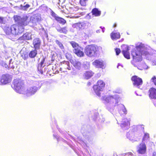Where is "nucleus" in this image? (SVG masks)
<instances>
[{"label": "nucleus", "mask_w": 156, "mask_h": 156, "mask_svg": "<svg viewBox=\"0 0 156 156\" xmlns=\"http://www.w3.org/2000/svg\"><path fill=\"white\" fill-rule=\"evenodd\" d=\"M84 50L85 54L89 57H94L96 55V52L97 51V48L94 45L86 46Z\"/></svg>", "instance_id": "nucleus-6"}, {"label": "nucleus", "mask_w": 156, "mask_h": 156, "mask_svg": "<svg viewBox=\"0 0 156 156\" xmlns=\"http://www.w3.org/2000/svg\"><path fill=\"white\" fill-rule=\"evenodd\" d=\"M154 105L156 107V100H155L154 101Z\"/></svg>", "instance_id": "nucleus-47"}, {"label": "nucleus", "mask_w": 156, "mask_h": 156, "mask_svg": "<svg viewBox=\"0 0 156 156\" xmlns=\"http://www.w3.org/2000/svg\"><path fill=\"white\" fill-rule=\"evenodd\" d=\"M140 126H140H141V127H142V126Z\"/></svg>", "instance_id": "nucleus-51"}, {"label": "nucleus", "mask_w": 156, "mask_h": 156, "mask_svg": "<svg viewBox=\"0 0 156 156\" xmlns=\"http://www.w3.org/2000/svg\"><path fill=\"white\" fill-rule=\"evenodd\" d=\"M100 28L102 29V32H103V33H104V31H105V30H104V29H105V28L104 27H100Z\"/></svg>", "instance_id": "nucleus-44"}, {"label": "nucleus", "mask_w": 156, "mask_h": 156, "mask_svg": "<svg viewBox=\"0 0 156 156\" xmlns=\"http://www.w3.org/2000/svg\"><path fill=\"white\" fill-rule=\"evenodd\" d=\"M111 36L112 40L119 38L120 37V34L119 33L112 32L111 34Z\"/></svg>", "instance_id": "nucleus-24"}, {"label": "nucleus", "mask_w": 156, "mask_h": 156, "mask_svg": "<svg viewBox=\"0 0 156 156\" xmlns=\"http://www.w3.org/2000/svg\"><path fill=\"white\" fill-rule=\"evenodd\" d=\"M51 15L53 17L55 20H56V18H58V16L53 11H51Z\"/></svg>", "instance_id": "nucleus-38"}, {"label": "nucleus", "mask_w": 156, "mask_h": 156, "mask_svg": "<svg viewBox=\"0 0 156 156\" xmlns=\"http://www.w3.org/2000/svg\"><path fill=\"white\" fill-rule=\"evenodd\" d=\"M105 85V83L102 80H100L97 82V85L93 86L94 90L98 96H100L101 92L103 90Z\"/></svg>", "instance_id": "nucleus-7"}, {"label": "nucleus", "mask_w": 156, "mask_h": 156, "mask_svg": "<svg viewBox=\"0 0 156 156\" xmlns=\"http://www.w3.org/2000/svg\"><path fill=\"white\" fill-rule=\"evenodd\" d=\"M149 97L151 98L156 99V89L152 87L149 90Z\"/></svg>", "instance_id": "nucleus-18"}, {"label": "nucleus", "mask_w": 156, "mask_h": 156, "mask_svg": "<svg viewBox=\"0 0 156 156\" xmlns=\"http://www.w3.org/2000/svg\"><path fill=\"white\" fill-rule=\"evenodd\" d=\"M153 156H156V152H154L153 153Z\"/></svg>", "instance_id": "nucleus-46"}, {"label": "nucleus", "mask_w": 156, "mask_h": 156, "mask_svg": "<svg viewBox=\"0 0 156 156\" xmlns=\"http://www.w3.org/2000/svg\"><path fill=\"white\" fill-rule=\"evenodd\" d=\"M133 154L131 152H129L123 154L122 156H133Z\"/></svg>", "instance_id": "nucleus-39"}, {"label": "nucleus", "mask_w": 156, "mask_h": 156, "mask_svg": "<svg viewBox=\"0 0 156 156\" xmlns=\"http://www.w3.org/2000/svg\"><path fill=\"white\" fill-rule=\"evenodd\" d=\"M93 75V73L91 71H87L83 74V78L86 79H88L91 77Z\"/></svg>", "instance_id": "nucleus-20"}, {"label": "nucleus", "mask_w": 156, "mask_h": 156, "mask_svg": "<svg viewBox=\"0 0 156 156\" xmlns=\"http://www.w3.org/2000/svg\"><path fill=\"white\" fill-rule=\"evenodd\" d=\"M58 31L60 33H63L64 34H66L68 30L66 27L63 28H57Z\"/></svg>", "instance_id": "nucleus-27"}, {"label": "nucleus", "mask_w": 156, "mask_h": 156, "mask_svg": "<svg viewBox=\"0 0 156 156\" xmlns=\"http://www.w3.org/2000/svg\"><path fill=\"white\" fill-rule=\"evenodd\" d=\"M126 136L128 138L132 140H134L133 139L135 138V137H137V136H134V133H133L132 132H129L127 133Z\"/></svg>", "instance_id": "nucleus-22"}, {"label": "nucleus", "mask_w": 156, "mask_h": 156, "mask_svg": "<svg viewBox=\"0 0 156 156\" xmlns=\"http://www.w3.org/2000/svg\"><path fill=\"white\" fill-rule=\"evenodd\" d=\"M121 107L122 108V111L124 112V113L125 114H126V112H127V110H126V108H125V106H124V105H121Z\"/></svg>", "instance_id": "nucleus-36"}, {"label": "nucleus", "mask_w": 156, "mask_h": 156, "mask_svg": "<svg viewBox=\"0 0 156 156\" xmlns=\"http://www.w3.org/2000/svg\"><path fill=\"white\" fill-rule=\"evenodd\" d=\"M56 20L58 22L60 23H62L63 24H64L66 22V21L64 19L59 17L56 18Z\"/></svg>", "instance_id": "nucleus-30"}, {"label": "nucleus", "mask_w": 156, "mask_h": 156, "mask_svg": "<svg viewBox=\"0 0 156 156\" xmlns=\"http://www.w3.org/2000/svg\"><path fill=\"white\" fill-rule=\"evenodd\" d=\"M122 47L123 48L122 53L124 57L128 59H130V54L129 51L130 49L129 47L127 45H124L122 46Z\"/></svg>", "instance_id": "nucleus-11"}, {"label": "nucleus", "mask_w": 156, "mask_h": 156, "mask_svg": "<svg viewBox=\"0 0 156 156\" xmlns=\"http://www.w3.org/2000/svg\"><path fill=\"white\" fill-rule=\"evenodd\" d=\"M87 23H88L87 22L77 23L73 24V27H76V28H79L80 29H83L85 28Z\"/></svg>", "instance_id": "nucleus-17"}, {"label": "nucleus", "mask_w": 156, "mask_h": 156, "mask_svg": "<svg viewBox=\"0 0 156 156\" xmlns=\"http://www.w3.org/2000/svg\"><path fill=\"white\" fill-rule=\"evenodd\" d=\"M142 128L143 129H144V127H142Z\"/></svg>", "instance_id": "nucleus-53"}, {"label": "nucleus", "mask_w": 156, "mask_h": 156, "mask_svg": "<svg viewBox=\"0 0 156 156\" xmlns=\"http://www.w3.org/2000/svg\"><path fill=\"white\" fill-rule=\"evenodd\" d=\"M72 64L74 67L76 69H80L81 64L80 62L75 60L74 61H73Z\"/></svg>", "instance_id": "nucleus-21"}, {"label": "nucleus", "mask_w": 156, "mask_h": 156, "mask_svg": "<svg viewBox=\"0 0 156 156\" xmlns=\"http://www.w3.org/2000/svg\"><path fill=\"white\" fill-rule=\"evenodd\" d=\"M146 147L144 144L141 143L139 146L137 151L139 153L143 154L146 152Z\"/></svg>", "instance_id": "nucleus-16"}, {"label": "nucleus", "mask_w": 156, "mask_h": 156, "mask_svg": "<svg viewBox=\"0 0 156 156\" xmlns=\"http://www.w3.org/2000/svg\"><path fill=\"white\" fill-rule=\"evenodd\" d=\"M42 84L41 82H36L34 86L28 87L27 89L26 90L25 94L27 97H30L34 94L39 89L41 86Z\"/></svg>", "instance_id": "nucleus-5"}, {"label": "nucleus", "mask_w": 156, "mask_h": 156, "mask_svg": "<svg viewBox=\"0 0 156 156\" xmlns=\"http://www.w3.org/2000/svg\"><path fill=\"white\" fill-rule=\"evenodd\" d=\"M131 55L133 59L131 63L134 66H136L134 62H139L142 60V55L145 56L148 60L151 55V54L150 53V50L141 43L137 44L135 48L131 51Z\"/></svg>", "instance_id": "nucleus-1"}, {"label": "nucleus", "mask_w": 156, "mask_h": 156, "mask_svg": "<svg viewBox=\"0 0 156 156\" xmlns=\"http://www.w3.org/2000/svg\"><path fill=\"white\" fill-rule=\"evenodd\" d=\"M133 82V84L135 86L138 87L142 84V80L141 78L138 77L136 76H133L131 78Z\"/></svg>", "instance_id": "nucleus-10"}, {"label": "nucleus", "mask_w": 156, "mask_h": 156, "mask_svg": "<svg viewBox=\"0 0 156 156\" xmlns=\"http://www.w3.org/2000/svg\"><path fill=\"white\" fill-rule=\"evenodd\" d=\"M20 38L21 40H29L31 39V34L30 33H27L20 37Z\"/></svg>", "instance_id": "nucleus-19"}, {"label": "nucleus", "mask_w": 156, "mask_h": 156, "mask_svg": "<svg viewBox=\"0 0 156 156\" xmlns=\"http://www.w3.org/2000/svg\"><path fill=\"white\" fill-rule=\"evenodd\" d=\"M103 99L107 103L106 108L111 112L112 113L114 109V107L118 105L119 101V98L118 95L113 96L106 95L103 96Z\"/></svg>", "instance_id": "nucleus-3"}, {"label": "nucleus", "mask_w": 156, "mask_h": 156, "mask_svg": "<svg viewBox=\"0 0 156 156\" xmlns=\"http://www.w3.org/2000/svg\"><path fill=\"white\" fill-rule=\"evenodd\" d=\"M60 65L61 67L60 68V70L61 71H66L65 70L67 69L69 70H70L71 69V67L70 66L69 62L68 61H63L60 63Z\"/></svg>", "instance_id": "nucleus-9"}, {"label": "nucleus", "mask_w": 156, "mask_h": 156, "mask_svg": "<svg viewBox=\"0 0 156 156\" xmlns=\"http://www.w3.org/2000/svg\"><path fill=\"white\" fill-rule=\"evenodd\" d=\"M12 79L11 76L8 74L2 75L0 77V85H5L9 83Z\"/></svg>", "instance_id": "nucleus-8"}, {"label": "nucleus", "mask_w": 156, "mask_h": 156, "mask_svg": "<svg viewBox=\"0 0 156 156\" xmlns=\"http://www.w3.org/2000/svg\"><path fill=\"white\" fill-rule=\"evenodd\" d=\"M149 138V134L148 133H145L144 138L143 139V141L147 140Z\"/></svg>", "instance_id": "nucleus-35"}, {"label": "nucleus", "mask_w": 156, "mask_h": 156, "mask_svg": "<svg viewBox=\"0 0 156 156\" xmlns=\"http://www.w3.org/2000/svg\"><path fill=\"white\" fill-rule=\"evenodd\" d=\"M41 44V41L39 38H36L34 39L33 41V44L34 49H39Z\"/></svg>", "instance_id": "nucleus-14"}, {"label": "nucleus", "mask_w": 156, "mask_h": 156, "mask_svg": "<svg viewBox=\"0 0 156 156\" xmlns=\"http://www.w3.org/2000/svg\"><path fill=\"white\" fill-rule=\"evenodd\" d=\"M83 48L80 47L76 49H74L73 52L78 57H82L84 56V53L83 51Z\"/></svg>", "instance_id": "nucleus-15"}, {"label": "nucleus", "mask_w": 156, "mask_h": 156, "mask_svg": "<svg viewBox=\"0 0 156 156\" xmlns=\"http://www.w3.org/2000/svg\"><path fill=\"white\" fill-rule=\"evenodd\" d=\"M136 94L137 95H138V94H137L136 93Z\"/></svg>", "instance_id": "nucleus-54"}, {"label": "nucleus", "mask_w": 156, "mask_h": 156, "mask_svg": "<svg viewBox=\"0 0 156 156\" xmlns=\"http://www.w3.org/2000/svg\"><path fill=\"white\" fill-rule=\"evenodd\" d=\"M30 5L28 4H26L24 6L23 8L24 10H26V9L29 8L30 7Z\"/></svg>", "instance_id": "nucleus-43"}, {"label": "nucleus", "mask_w": 156, "mask_h": 156, "mask_svg": "<svg viewBox=\"0 0 156 156\" xmlns=\"http://www.w3.org/2000/svg\"><path fill=\"white\" fill-rule=\"evenodd\" d=\"M115 51L117 55H118L120 52V50L118 48L115 49Z\"/></svg>", "instance_id": "nucleus-42"}, {"label": "nucleus", "mask_w": 156, "mask_h": 156, "mask_svg": "<svg viewBox=\"0 0 156 156\" xmlns=\"http://www.w3.org/2000/svg\"><path fill=\"white\" fill-rule=\"evenodd\" d=\"M55 42L59 46V48L62 50L64 49V47L62 43L59 40H56L55 41Z\"/></svg>", "instance_id": "nucleus-29"}, {"label": "nucleus", "mask_w": 156, "mask_h": 156, "mask_svg": "<svg viewBox=\"0 0 156 156\" xmlns=\"http://www.w3.org/2000/svg\"><path fill=\"white\" fill-rule=\"evenodd\" d=\"M88 66H87V67H85L86 69H87L89 67V64H88Z\"/></svg>", "instance_id": "nucleus-49"}, {"label": "nucleus", "mask_w": 156, "mask_h": 156, "mask_svg": "<svg viewBox=\"0 0 156 156\" xmlns=\"http://www.w3.org/2000/svg\"><path fill=\"white\" fill-rule=\"evenodd\" d=\"M45 58H43V59L41 61L40 63V67H44V66H43V65L44 63V62H45Z\"/></svg>", "instance_id": "nucleus-37"}, {"label": "nucleus", "mask_w": 156, "mask_h": 156, "mask_svg": "<svg viewBox=\"0 0 156 156\" xmlns=\"http://www.w3.org/2000/svg\"><path fill=\"white\" fill-rule=\"evenodd\" d=\"M70 44L74 49H76L80 47L78 44L74 41H72Z\"/></svg>", "instance_id": "nucleus-31"}, {"label": "nucleus", "mask_w": 156, "mask_h": 156, "mask_svg": "<svg viewBox=\"0 0 156 156\" xmlns=\"http://www.w3.org/2000/svg\"><path fill=\"white\" fill-rule=\"evenodd\" d=\"M37 49H34L33 50L30 51L29 55V57L31 58H34L37 54Z\"/></svg>", "instance_id": "nucleus-25"}, {"label": "nucleus", "mask_w": 156, "mask_h": 156, "mask_svg": "<svg viewBox=\"0 0 156 156\" xmlns=\"http://www.w3.org/2000/svg\"><path fill=\"white\" fill-rule=\"evenodd\" d=\"M14 88L18 93L21 94H25V87L23 81L20 79H15L13 82Z\"/></svg>", "instance_id": "nucleus-4"}, {"label": "nucleus", "mask_w": 156, "mask_h": 156, "mask_svg": "<svg viewBox=\"0 0 156 156\" xmlns=\"http://www.w3.org/2000/svg\"><path fill=\"white\" fill-rule=\"evenodd\" d=\"M92 12L93 15H94L96 16H99L101 14V12L99 11L98 9L96 8L92 9Z\"/></svg>", "instance_id": "nucleus-23"}, {"label": "nucleus", "mask_w": 156, "mask_h": 156, "mask_svg": "<svg viewBox=\"0 0 156 156\" xmlns=\"http://www.w3.org/2000/svg\"><path fill=\"white\" fill-rule=\"evenodd\" d=\"M130 122L129 120L126 118L122 119L121 121L120 126L123 130L128 129L129 126Z\"/></svg>", "instance_id": "nucleus-12"}, {"label": "nucleus", "mask_w": 156, "mask_h": 156, "mask_svg": "<svg viewBox=\"0 0 156 156\" xmlns=\"http://www.w3.org/2000/svg\"><path fill=\"white\" fill-rule=\"evenodd\" d=\"M0 23L1 24H5V22L3 20V18L2 17H0Z\"/></svg>", "instance_id": "nucleus-41"}, {"label": "nucleus", "mask_w": 156, "mask_h": 156, "mask_svg": "<svg viewBox=\"0 0 156 156\" xmlns=\"http://www.w3.org/2000/svg\"><path fill=\"white\" fill-rule=\"evenodd\" d=\"M93 65L96 67L103 68L104 66L103 61L100 59H97L94 61L92 63Z\"/></svg>", "instance_id": "nucleus-13"}, {"label": "nucleus", "mask_w": 156, "mask_h": 156, "mask_svg": "<svg viewBox=\"0 0 156 156\" xmlns=\"http://www.w3.org/2000/svg\"><path fill=\"white\" fill-rule=\"evenodd\" d=\"M12 59H11L9 61V67L13 69L16 67H17V65L15 62H12Z\"/></svg>", "instance_id": "nucleus-28"}, {"label": "nucleus", "mask_w": 156, "mask_h": 156, "mask_svg": "<svg viewBox=\"0 0 156 156\" xmlns=\"http://www.w3.org/2000/svg\"><path fill=\"white\" fill-rule=\"evenodd\" d=\"M100 31H101L100 30H96V32L97 33H100Z\"/></svg>", "instance_id": "nucleus-45"}, {"label": "nucleus", "mask_w": 156, "mask_h": 156, "mask_svg": "<svg viewBox=\"0 0 156 156\" xmlns=\"http://www.w3.org/2000/svg\"><path fill=\"white\" fill-rule=\"evenodd\" d=\"M119 66H118L117 67V68H118Z\"/></svg>", "instance_id": "nucleus-52"}, {"label": "nucleus", "mask_w": 156, "mask_h": 156, "mask_svg": "<svg viewBox=\"0 0 156 156\" xmlns=\"http://www.w3.org/2000/svg\"><path fill=\"white\" fill-rule=\"evenodd\" d=\"M88 0H80V3L81 6H86Z\"/></svg>", "instance_id": "nucleus-34"}, {"label": "nucleus", "mask_w": 156, "mask_h": 156, "mask_svg": "<svg viewBox=\"0 0 156 156\" xmlns=\"http://www.w3.org/2000/svg\"><path fill=\"white\" fill-rule=\"evenodd\" d=\"M0 65L5 68L8 67V65L3 61L1 59H0Z\"/></svg>", "instance_id": "nucleus-32"}, {"label": "nucleus", "mask_w": 156, "mask_h": 156, "mask_svg": "<svg viewBox=\"0 0 156 156\" xmlns=\"http://www.w3.org/2000/svg\"><path fill=\"white\" fill-rule=\"evenodd\" d=\"M28 17L27 16H24L21 17L18 16L15 18L16 21L17 22L18 25H13L10 27H7L5 29V32L6 34L14 35H18L22 33L24 31L23 26L27 25L29 22Z\"/></svg>", "instance_id": "nucleus-2"}, {"label": "nucleus", "mask_w": 156, "mask_h": 156, "mask_svg": "<svg viewBox=\"0 0 156 156\" xmlns=\"http://www.w3.org/2000/svg\"><path fill=\"white\" fill-rule=\"evenodd\" d=\"M151 80L152 81L155 85L156 86V77L154 76L151 78Z\"/></svg>", "instance_id": "nucleus-40"}, {"label": "nucleus", "mask_w": 156, "mask_h": 156, "mask_svg": "<svg viewBox=\"0 0 156 156\" xmlns=\"http://www.w3.org/2000/svg\"><path fill=\"white\" fill-rule=\"evenodd\" d=\"M30 22V23H32L34 25H35L38 22V20L36 16H33L32 17H31Z\"/></svg>", "instance_id": "nucleus-26"}, {"label": "nucleus", "mask_w": 156, "mask_h": 156, "mask_svg": "<svg viewBox=\"0 0 156 156\" xmlns=\"http://www.w3.org/2000/svg\"><path fill=\"white\" fill-rule=\"evenodd\" d=\"M152 53L154 54H156V51H153V52H152Z\"/></svg>", "instance_id": "nucleus-48"}, {"label": "nucleus", "mask_w": 156, "mask_h": 156, "mask_svg": "<svg viewBox=\"0 0 156 156\" xmlns=\"http://www.w3.org/2000/svg\"><path fill=\"white\" fill-rule=\"evenodd\" d=\"M142 67L139 66L138 67V69L140 70H142L143 69H147L148 67L145 64L143 63L142 64Z\"/></svg>", "instance_id": "nucleus-33"}, {"label": "nucleus", "mask_w": 156, "mask_h": 156, "mask_svg": "<svg viewBox=\"0 0 156 156\" xmlns=\"http://www.w3.org/2000/svg\"><path fill=\"white\" fill-rule=\"evenodd\" d=\"M116 27V24H115L114 25V27Z\"/></svg>", "instance_id": "nucleus-50"}]
</instances>
